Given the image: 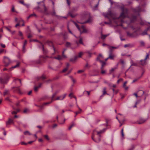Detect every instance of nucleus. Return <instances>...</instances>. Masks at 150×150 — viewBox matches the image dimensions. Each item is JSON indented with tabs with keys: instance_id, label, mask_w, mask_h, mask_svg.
<instances>
[{
	"instance_id": "e2e57ef3",
	"label": "nucleus",
	"mask_w": 150,
	"mask_h": 150,
	"mask_svg": "<svg viewBox=\"0 0 150 150\" xmlns=\"http://www.w3.org/2000/svg\"><path fill=\"white\" fill-rule=\"evenodd\" d=\"M44 11L45 13L47 12V9L45 5L44 6Z\"/></svg>"
},
{
	"instance_id": "3c124183",
	"label": "nucleus",
	"mask_w": 150,
	"mask_h": 150,
	"mask_svg": "<svg viewBox=\"0 0 150 150\" xmlns=\"http://www.w3.org/2000/svg\"><path fill=\"white\" fill-rule=\"evenodd\" d=\"M24 6H25L27 8H29L30 6V5L29 4H25Z\"/></svg>"
},
{
	"instance_id": "69168bd1",
	"label": "nucleus",
	"mask_w": 150,
	"mask_h": 150,
	"mask_svg": "<svg viewBox=\"0 0 150 150\" xmlns=\"http://www.w3.org/2000/svg\"><path fill=\"white\" fill-rule=\"evenodd\" d=\"M79 43L80 44H83V43L82 41V39L81 38L79 41Z\"/></svg>"
},
{
	"instance_id": "338daca9",
	"label": "nucleus",
	"mask_w": 150,
	"mask_h": 150,
	"mask_svg": "<svg viewBox=\"0 0 150 150\" xmlns=\"http://www.w3.org/2000/svg\"><path fill=\"white\" fill-rule=\"evenodd\" d=\"M84 70H79L78 71L77 73H81L82 72H84Z\"/></svg>"
},
{
	"instance_id": "f704fd0d",
	"label": "nucleus",
	"mask_w": 150,
	"mask_h": 150,
	"mask_svg": "<svg viewBox=\"0 0 150 150\" xmlns=\"http://www.w3.org/2000/svg\"><path fill=\"white\" fill-rule=\"evenodd\" d=\"M103 45V47H105V46H107V47H108V48L110 50V49H111V47H110V45H107V44H105V43H103V45Z\"/></svg>"
},
{
	"instance_id": "72a5a7b5",
	"label": "nucleus",
	"mask_w": 150,
	"mask_h": 150,
	"mask_svg": "<svg viewBox=\"0 0 150 150\" xmlns=\"http://www.w3.org/2000/svg\"><path fill=\"white\" fill-rule=\"evenodd\" d=\"M38 47L40 49H42L44 48V45L41 43H40V45H38Z\"/></svg>"
},
{
	"instance_id": "cd10ccee",
	"label": "nucleus",
	"mask_w": 150,
	"mask_h": 150,
	"mask_svg": "<svg viewBox=\"0 0 150 150\" xmlns=\"http://www.w3.org/2000/svg\"><path fill=\"white\" fill-rule=\"evenodd\" d=\"M42 85V83H40L38 86H35L34 87V90L35 92H37L38 91V88H40Z\"/></svg>"
},
{
	"instance_id": "13d9d810",
	"label": "nucleus",
	"mask_w": 150,
	"mask_h": 150,
	"mask_svg": "<svg viewBox=\"0 0 150 150\" xmlns=\"http://www.w3.org/2000/svg\"><path fill=\"white\" fill-rule=\"evenodd\" d=\"M99 1H100V0H98V1L97 4L95 6V8H96L98 7V6L99 5Z\"/></svg>"
},
{
	"instance_id": "ddd939ff",
	"label": "nucleus",
	"mask_w": 150,
	"mask_h": 150,
	"mask_svg": "<svg viewBox=\"0 0 150 150\" xmlns=\"http://www.w3.org/2000/svg\"><path fill=\"white\" fill-rule=\"evenodd\" d=\"M149 57V54L147 53V54L146 56V57L144 60L142 59L140 61L141 63L140 64L142 66H144L146 64V61L147 59Z\"/></svg>"
},
{
	"instance_id": "58836bf2",
	"label": "nucleus",
	"mask_w": 150,
	"mask_h": 150,
	"mask_svg": "<svg viewBox=\"0 0 150 150\" xmlns=\"http://www.w3.org/2000/svg\"><path fill=\"white\" fill-rule=\"evenodd\" d=\"M78 107L79 109V111H77V112H75L76 115H75V117H76V116L77 114L80 113L81 111H82V110L80 108H79L78 106Z\"/></svg>"
},
{
	"instance_id": "aec40b11",
	"label": "nucleus",
	"mask_w": 150,
	"mask_h": 150,
	"mask_svg": "<svg viewBox=\"0 0 150 150\" xmlns=\"http://www.w3.org/2000/svg\"><path fill=\"white\" fill-rule=\"evenodd\" d=\"M140 62V61H137V63L133 62V61L132 60L131 62V66H134L136 67L139 66L137 63H139Z\"/></svg>"
},
{
	"instance_id": "7ed1b4c3",
	"label": "nucleus",
	"mask_w": 150,
	"mask_h": 150,
	"mask_svg": "<svg viewBox=\"0 0 150 150\" xmlns=\"http://www.w3.org/2000/svg\"><path fill=\"white\" fill-rule=\"evenodd\" d=\"M120 9L122 11L120 17L122 18H125L127 17L126 15H127L128 14V10L127 8H125L124 6H121L120 7Z\"/></svg>"
},
{
	"instance_id": "c756f323",
	"label": "nucleus",
	"mask_w": 150,
	"mask_h": 150,
	"mask_svg": "<svg viewBox=\"0 0 150 150\" xmlns=\"http://www.w3.org/2000/svg\"><path fill=\"white\" fill-rule=\"evenodd\" d=\"M9 92L10 91L9 90L5 89L3 93L4 96H5L7 95H9Z\"/></svg>"
},
{
	"instance_id": "9b49d317",
	"label": "nucleus",
	"mask_w": 150,
	"mask_h": 150,
	"mask_svg": "<svg viewBox=\"0 0 150 150\" xmlns=\"http://www.w3.org/2000/svg\"><path fill=\"white\" fill-rule=\"evenodd\" d=\"M74 24L75 25L77 28L79 30L80 32L81 33H87V30L85 28V27L84 26H83V25L81 26V28L83 29V31L82 32H81V29H80L79 25H78L75 22H74Z\"/></svg>"
},
{
	"instance_id": "423d86ee",
	"label": "nucleus",
	"mask_w": 150,
	"mask_h": 150,
	"mask_svg": "<svg viewBox=\"0 0 150 150\" xmlns=\"http://www.w3.org/2000/svg\"><path fill=\"white\" fill-rule=\"evenodd\" d=\"M9 76L6 75L4 78H0V82L1 84H6L9 81Z\"/></svg>"
},
{
	"instance_id": "39448f33",
	"label": "nucleus",
	"mask_w": 150,
	"mask_h": 150,
	"mask_svg": "<svg viewBox=\"0 0 150 150\" xmlns=\"http://www.w3.org/2000/svg\"><path fill=\"white\" fill-rule=\"evenodd\" d=\"M3 62L4 66H8L11 63V60L8 57L4 56V57Z\"/></svg>"
},
{
	"instance_id": "b1692460",
	"label": "nucleus",
	"mask_w": 150,
	"mask_h": 150,
	"mask_svg": "<svg viewBox=\"0 0 150 150\" xmlns=\"http://www.w3.org/2000/svg\"><path fill=\"white\" fill-rule=\"evenodd\" d=\"M78 57L77 56H75L74 57L71 58L69 61L71 62H74L75 61L76 59H77Z\"/></svg>"
},
{
	"instance_id": "f8f14e48",
	"label": "nucleus",
	"mask_w": 150,
	"mask_h": 150,
	"mask_svg": "<svg viewBox=\"0 0 150 150\" xmlns=\"http://www.w3.org/2000/svg\"><path fill=\"white\" fill-rule=\"evenodd\" d=\"M104 16L106 18H108V16H110L113 19L115 18V15L114 13H113L111 11H110L107 13H105L104 15Z\"/></svg>"
},
{
	"instance_id": "2f4dec72",
	"label": "nucleus",
	"mask_w": 150,
	"mask_h": 150,
	"mask_svg": "<svg viewBox=\"0 0 150 150\" xmlns=\"http://www.w3.org/2000/svg\"><path fill=\"white\" fill-rule=\"evenodd\" d=\"M106 88L104 87L103 88V94L101 96H104L105 94H107L108 95H109V94L107 93L106 91Z\"/></svg>"
},
{
	"instance_id": "0eeeda50",
	"label": "nucleus",
	"mask_w": 150,
	"mask_h": 150,
	"mask_svg": "<svg viewBox=\"0 0 150 150\" xmlns=\"http://www.w3.org/2000/svg\"><path fill=\"white\" fill-rule=\"evenodd\" d=\"M58 92V91H57L55 93H53V95H52V96L51 97V101L49 102L44 103L41 106V108H43L44 105H47V104H50L51 103H52V101H54V100H56L55 99H54V98Z\"/></svg>"
},
{
	"instance_id": "a878e982",
	"label": "nucleus",
	"mask_w": 150,
	"mask_h": 150,
	"mask_svg": "<svg viewBox=\"0 0 150 150\" xmlns=\"http://www.w3.org/2000/svg\"><path fill=\"white\" fill-rule=\"evenodd\" d=\"M16 62H17V64L16 65H15L11 67V68H12V69L18 67H19V66L20 64V62L19 61H16Z\"/></svg>"
},
{
	"instance_id": "c9c22d12",
	"label": "nucleus",
	"mask_w": 150,
	"mask_h": 150,
	"mask_svg": "<svg viewBox=\"0 0 150 150\" xmlns=\"http://www.w3.org/2000/svg\"><path fill=\"white\" fill-rule=\"evenodd\" d=\"M51 14L53 16H55L58 17V18H59V17H60V16H58L56 15V12L55 11V10H54V11H53V12H52Z\"/></svg>"
},
{
	"instance_id": "4be33fe9",
	"label": "nucleus",
	"mask_w": 150,
	"mask_h": 150,
	"mask_svg": "<svg viewBox=\"0 0 150 150\" xmlns=\"http://www.w3.org/2000/svg\"><path fill=\"white\" fill-rule=\"evenodd\" d=\"M146 121V120L144 119L141 118L137 121L138 124H141L144 123Z\"/></svg>"
},
{
	"instance_id": "4c0bfd02",
	"label": "nucleus",
	"mask_w": 150,
	"mask_h": 150,
	"mask_svg": "<svg viewBox=\"0 0 150 150\" xmlns=\"http://www.w3.org/2000/svg\"><path fill=\"white\" fill-rule=\"evenodd\" d=\"M108 36V35H103L102 34V33H101V38L102 39H104L106 37Z\"/></svg>"
},
{
	"instance_id": "f257e3e1",
	"label": "nucleus",
	"mask_w": 150,
	"mask_h": 150,
	"mask_svg": "<svg viewBox=\"0 0 150 150\" xmlns=\"http://www.w3.org/2000/svg\"><path fill=\"white\" fill-rule=\"evenodd\" d=\"M82 18L83 19H86L88 18V19L85 21H82L79 23L81 24H85L87 23H90L92 21V18L91 16L90 13L89 12H87L86 13L82 15Z\"/></svg>"
},
{
	"instance_id": "052dcab7",
	"label": "nucleus",
	"mask_w": 150,
	"mask_h": 150,
	"mask_svg": "<svg viewBox=\"0 0 150 150\" xmlns=\"http://www.w3.org/2000/svg\"><path fill=\"white\" fill-rule=\"evenodd\" d=\"M140 78V77H139L137 79H134L132 82V83H134L137 81L138 79H139Z\"/></svg>"
},
{
	"instance_id": "6e6d98bb",
	"label": "nucleus",
	"mask_w": 150,
	"mask_h": 150,
	"mask_svg": "<svg viewBox=\"0 0 150 150\" xmlns=\"http://www.w3.org/2000/svg\"><path fill=\"white\" fill-rule=\"evenodd\" d=\"M69 14L71 16L72 18H74L75 17V15H73L71 13V12H69Z\"/></svg>"
},
{
	"instance_id": "2eb2a0df",
	"label": "nucleus",
	"mask_w": 150,
	"mask_h": 150,
	"mask_svg": "<svg viewBox=\"0 0 150 150\" xmlns=\"http://www.w3.org/2000/svg\"><path fill=\"white\" fill-rule=\"evenodd\" d=\"M67 94L65 93L63 95L57 97V98L55 99V100H62L64 99L65 97L67 95Z\"/></svg>"
},
{
	"instance_id": "393cba45",
	"label": "nucleus",
	"mask_w": 150,
	"mask_h": 150,
	"mask_svg": "<svg viewBox=\"0 0 150 150\" xmlns=\"http://www.w3.org/2000/svg\"><path fill=\"white\" fill-rule=\"evenodd\" d=\"M46 78V77L44 75H42L40 77H38L37 78V79L38 80H40V79H42L43 80L45 79Z\"/></svg>"
},
{
	"instance_id": "de8ad7c7",
	"label": "nucleus",
	"mask_w": 150,
	"mask_h": 150,
	"mask_svg": "<svg viewBox=\"0 0 150 150\" xmlns=\"http://www.w3.org/2000/svg\"><path fill=\"white\" fill-rule=\"evenodd\" d=\"M11 11L12 12H15L16 13H17V12L14 9V7L13 5L12 6V8H11Z\"/></svg>"
},
{
	"instance_id": "dca6fc26",
	"label": "nucleus",
	"mask_w": 150,
	"mask_h": 150,
	"mask_svg": "<svg viewBox=\"0 0 150 150\" xmlns=\"http://www.w3.org/2000/svg\"><path fill=\"white\" fill-rule=\"evenodd\" d=\"M150 29L149 27L147 28L146 29H145L141 33L140 35H142L144 36L146 35H147V31Z\"/></svg>"
},
{
	"instance_id": "864d4df0",
	"label": "nucleus",
	"mask_w": 150,
	"mask_h": 150,
	"mask_svg": "<svg viewBox=\"0 0 150 150\" xmlns=\"http://www.w3.org/2000/svg\"><path fill=\"white\" fill-rule=\"evenodd\" d=\"M24 134L25 135H27V134H28L29 135H30L31 134L28 131H26L24 133Z\"/></svg>"
},
{
	"instance_id": "4d7b16f0",
	"label": "nucleus",
	"mask_w": 150,
	"mask_h": 150,
	"mask_svg": "<svg viewBox=\"0 0 150 150\" xmlns=\"http://www.w3.org/2000/svg\"><path fill=\"white\" fill-rule=\"evenodd\" d=\"M78 9V7H74L73 8V10L74 11H76Z\"/></svg>"
},
{
	"instance_id": "a18cd8bd",
	"label": "nucleus",
	"mask_w": 150,
	"mask_h": 150,
	"mask_svg": "<svg viewBox=\"0 0 150 150\" xmlns=\"http://www.w3.org/2000/svg\"><path fill=\"white\" fill-rule=\"evenodd\" d=\"M91 91H85L83 92V94H85L86 93H87V94L88 96H89L90 94V93Z\"/></svg>"
},
{
	"instance_id": "a211bd4d",
	"label": "nucleus",
	"mask_w": 150,
	"mask_h": 150,
	"mask_svg": "<svg viewBox=\"0 0 150 150\" xmlns=\"http://www.w3.org/2000/svg\"><path fill=\"white\" fill-rule=\"evenodd\" d=\"M103 57L102 54H100L96 58V60L100 62V61H102L101 59H103Z\"/></svg>"
},
{
	"instance_id": "bf43d9fd",
	"label": "nucleus",
	"mask_w": 150,
	"mask_h": 150,
	"mask_svg": "<svg viewBox=\"0 0 150 150\" xmlns=\"http://www.w3.org/2000/svg\"><path fill=\"white\" fill-rule=\"evenodd\" d=\"M82 55V52H80L79 53L78 56H77L78 57H81Z\"/></svg>"
},
{
	"instance_id": "c03bdc74",
	"label": "nucleus",
	"mask_w": 150,
	"mask_h": 150,
	"mask_svg": "<svg viewBox=\"0 0 150 150\" xmlns=\"http://www.w3.org/2000/svg\"><path fill=\"white\" fill-rule=\"evenodd\" d=\"M74 125V122H72V124L69 127L68 129L69 130H71V128L73 127Z\"/></svg>"
},
{
	"instance_id": "f03ea898",
	"label": "nucleus",
	"mask_w": 150,
	"mask_h": 150,
	"mask_svg": "<svg viewBox=\"0 0 150 150\" xmlns=\"http://www.w3.org/2000/svg\"><path fill=\"white\" fill-rule=\"evenodd\" d=\"M49 57L47 56L40 55L39 57L41 58L40 59L36 61H32V62L35 64H42V63L45 62H46L47 58Z\"/></svg>"
},
{
	"instance_id": "c85d7f7f",
	"label": "nucleus",
	"mask_w": 150,
	"mask_h": 150,
	"mask_svg": "<svg viewBox=\"0 0 150 150\" xmlns=\"http://www.w3.org/2000/svg\"><path fill=\"white\" fill-rule=\"evenodd\" d=\"M33 16H35L36 17L37 16V15L34 13L33 14H30L27 18V20H28L30 18H31Z\"/></svg>"
},
{
	"instance_id": "5701e85b",
	"label": "nucleus",
	"mask_w": 150,
	"mask_h": 150,
	"mask_svg": "<svg viewBox=\"0 0 150 150\" xmlns=\"http://www.w3.org/2000/svg\"><path fill=\"white\" fill-rule=\"evenodd\" d=\"M100 62L101 64L100 69H103V67L106 64V62L103 61H100Z\"/></svg>"
},
{
	"instance_id": "6e6552de",
	"label": "nucleus",
	"mask_w": 150,
	"mask_h": 150,
	"mask_svg": "<svg viewBox=\"0 0 150 150\" xmlns=\"http://www.w3.org/2000/svg\"><path fill=\"white\" fill-rule=\"evenodd\" d=\"M58 37L62 36L64 40H65L68 38L67 33L66 32H64L58 34H56Z\"/></svg>"
},
{
	"instance_id": "5fc2aeb1",
	"label": "nucleus",
	"mask_w": 150,
	"mask_h": 150,
	"mask_svg": "<svg viewBox=\"0 0 150 150\" xmlns=\"http://www.w3.org/2000/svg\"><path fill=\"white\" fill-rule=\"evenodd\" d=\"M22 51L24 53L26 51V49H25V46H23Z\"/></svg>"
},
{
	"instance_id": "bb28decb",
	"label": "nucleus",
	"mask_w": 150,
	"mask_h": 150,
	"mask_svg": "<svg viewBox=\"0 0 150 150\" xmlns=\"http://www.w3.org/2000/svg\"><path fill=\"white\" fill-rule=\"evenodd\" d=\"M16 62H17V64L16 65H15L11 67V68H12V69L18 67H19V66L20 64V62L19 61H16Z\"/></svg>"
},
{
	"instance_id": "09e8293b",
	"label": "nucleus",
	"mask_w": 150,
	"mask_h": 150,
	"mask_svg": "<svg viewBox=\"0 0 150 150\" xmlns=\"http://www.w3.org/2000/svg\"><path fill=\"white\" fill-rule=\"evenodd\" d=\"M103 125H105L106 127H108L109 126L108 123V120L107 119L106 120V123L105 124H103Z\"/></svg>"
},
{
	"instance_id": "0e129e2a",
	"label": "nucleus",
	"mask_w": 150,
	"mask_h": 150,
	"mask_svg": "<svg viewBox=\"0 0 150 150\" xmlns=\"http://www.w3.org/2000/svg\"><path fill=\"white\" fill-rule=\"evenodd\" d=\"M68 68L67 67H66L64 69H63V70L62 71V72H64L66 71H67L68 69Z\"/></svg>"
},
{
	"instance_id": "e433bc0d",
	"label": "nucleus",
	"mask_w": 150,
	"mask_h": 150,
	"mask_svg": "<svg viewBox=\"0 0 150 150\" xmlns=\"http://www.w3.org/2000/svg\"><path fill=\"white\" fill-rule=\"evenodd\" d=\"M14 81L15 82H18L19 83H20L21 84V80L20 79H15L14 80Z\"/></svg>"
},
{
	"instance_id": "473e14b6",
	"label": "nucleus",
	"mask_w": 150,
	"mask_h": 150,
	"mask_svg": "<svg viewBox=\"0 0 150 150\" xmlns=\"http://www.w3.org/2000/svg\"><path fill=\"white\" fill-rule=\"evenodd\" d=\"M13 123V121L11 118H9L8 121L6 122V125H9L11 123Z\"/></svg>"
},
{
	"instance_id": "774afa93",
	"label": "nucleus",
	"mask_w": 150,
	"mask_h": 150,
	"mask_svg": "<svg viewBox=\"0 0 150 150\" xmlns=\"http://www.w3.org/2000/svg\"><path fill=\"white\" fill-rule=\"evenodd\" d=\"M62 59L64 58H67V56L64 55V54H62Z\"/></svg>"
},
{
	"instance_id": "603ef678",
	"label": "nucleus",
	"mask_w": 150,
	"mask_h": 150,
	"mask_svg": "<svg viewBox=\"0 0 150 150\" xmlns=\"http://www.w3.org/2000/svg\"><path fill=\"white\" fill-rule=\"evenodd\" d=\"M135 148V146L134 145H132L131 147L128 150H133Z\"/></svg>"
},
{
	"instance_id": "9d476101",
	"label": "nucleus",
	"mask_w": 150,
	"mask_h": 150,
	"mask_svg": "<svg viewBox=\"0 0 150 150\" xmlns=\"http://www.w3.org/2000/svg\"><path fill=\"white\" fill-rule=\"evenodd\" d=\"M46 43L50 47H51V49H52L54 51V52L52 54V55H54L57 51L56 50L54 47L53 42L50 40H48L46 42Z\"/></svg>"
},
{
	"instance_id": "a19ab883",
	"label": "nucleus",
	"mask_w": 150,
	"mask_h": 150,
	"mask_svg": "<svg viewBox=\"0 0 150 150\" xmlns=\"http://www.w3.org/2000/svg\"><path fill=\"white\" fill-rule=\"evenodd\" d=\"M71 45V43L69 42H67L66 44H65V46L67 47H70Z\"/></svg>"
},
{
	"instance_id": "49530a36",
	"label": "nucleus",
	"mask_w": 150,
	"mask_h": 150,
	"mask_svg": "<svg viewBox=\"0 0 150 150\" xmlns=\"http://www.w3.org/2000/svg\"><path fill=\"white\" fill-rule=\"evenodd\" d=\"M140 45L142 46H144L145 45V43L143 41H141L140 42Z\"/></svg>"
},
{
	"instance_id": "4468645a",
	"label": "nucleus",
	"mask_w": 150,
	"mask_h": 150,
	"mask_svg": "<svg viewBox=\"0 0 150 150\" xmlns=\"http://www.w3.org/2000/svg\"><path fill=\"white\" fill-rule=\"evenodd\" d=\"M109 54L108 57V58L111 60H113L114 59V58L115 57V56L114 55L112 54V49H110V50H109Z\"/></svg>"
},
{
	"instance_id": "ea45409f",
	"label": "nucleus",
	"mask_w": 150,
	"mask_h": 150,
	"mask_svg": "<svg viewBox=\"0 0 150 150\" xmlns=\"http://www.w3.org/2000/svg\"><path fill=\"white\" fill-rule=\"evenodd\" d=\"M67 29L69 32L72 35H73L75 37L77 38V37L72 32H71V31L69 29L68 26H67Z\"/></svg>"
},
{
	"instance_id": "8fccbe9b",
	"label": "nucleus",
	"mask_w": 150,
	"mask_h": 150,
	"mask_svg": "<svg viewBox=\"0 0 150 150\" xmlns=\"http://www.w3.org/2000/svg\"><path fill=\"white\" fill-rule=\"evenodd\" d=\"M43 136L44 137L45 139H46L47 140H49L50 139L49 138L48 136L47 135H43Z\"/></svg>"
},
{
	"instance_id": "f3484780",
	"label": "nucleus",
	"mask_w": 150,
	"mask_h": 150,
	"mask_svg": "<svg viewBox=\"0 0 150 150\" xmlns=\"http://www.w3.org/2000/svg\"><path fill=\"white\" fill-rule=\"evenodd\" d=\"M141 11V8L139 6L133 9V11L135 13H139Z\"/></svg>"
},
{
	"instance_id": "7c9ffc66",
	"label": "nucleus",
	"mask_w": 150,
	"mask_h": 150,
	"mask_svg": "<svg viewBox=\"0 0 150 150\" xmlns=\"http://www.w3.org/2000/svg\"><path fill=\"white\" fill-rule=\"evenodd\" d=\"M15 92H18V93L20 94H21V90H20V89L19 88V86H18V87H16V88L15 89Z\"/></svg>"
},
{
	"instance_id": "6ab92c4d",
	"label": "nucleus",
	"mask_w": 150,
	"mask_h": 150,
	"mask_svg": "<svg viewBox=\"0 0 150 150\" xmlns=\"http://www.w3.org/2000/svg\"><path fill=\"white\" fill-rule=\"evenodd\" d=\"M50 58H53L54 59H55L59 60H62V56L60 55H58L57 57H50Z\"/></svg>"
},
{
	"instance_id": "680f3d73",
	"label": "nucleus",
	"mask_w": 150,
	"mask_h": 150,
	"mask_svg": "<svg viewBox=\"0 0 150 150\" xmlns=\"http://www.w3.org/2000/svg\"><path fill=\"white\" fill-rule=\"evenodd\" d=\"M50 98V97H48L47 96H45L44 97H43L42 99L43 100L46 99H49Z\"/></svg>"
},
{
	"instance_id": "1a4fd4ad",
	"label": "nucleus",
	"mask_w": 150,
	"mask_h": 150,
	"mask_svg": "<svg viewBox=\"0 0 150 150\" xmlns=\"http://www.w3.org/2000/svg\"><path fill=\"white\" fill-rule=\"evenodd\" d=\"M127 36L130 38H135L139 35L137 33V30L134 31L133 33H130L129 31L126 32Z\"/></svg>"
},
{
	"instance_id": "20e7f679",
	"label": "nucleus",
	"mask_w": 150,
	"mask_h": 150,
	"mask_svg": "<svg viewBox=\"0 0 150 150\" xmlns=\"http://www.w3.org/2000/svg\"><path fill=\"white\" fill-rule=\"evenodd\" d=\"M107 129V128L106 127V128H104L102 130H100L99 132H97V134L99 136V137L98 138V140L97 141V140H95L94 139L93 137V136H92V139L93 141H94L96 142H97V143L99 142L100 141V137H101V135H100V134H101V133H103L104 132H105L106 131V130Z\"/></svg>"
},
{
	"instance_id": "412c9836",
	"label": "nucleus",
	"mask_w": 150,
	"mask_h": 150,
	"mask_svg": "<svg viewBox=\"0 0 150 150\" xmlns=\"http://www.w3.org/2000/svg\"><path fill=\"white\" fill-rule=\"evenodd\" d=\"M137 20V17L134 16H133L130 19V22L131 23H133Z\"/></svg>"
},
{
	"instance_id": "37998d69",
	"label": "nucleus",
	"mask_w": 150,
	"mask_h": 150,
	"mask_svg": "<svg viewBox=\"0 0 150 150\" xmlns=\"http://www.w3.org/2000/svg\"><path fill=\"white\" fill-rule=\"evenodd\" d=\"M116 69V68H112L111 69L109 70V74H111L112 73V72H113Z\"/></svg>"
},
{
	"instance_id": "79ce46f5",
	"label": "nucleus",
	"mask_w": 150,
	"mask_h": 150,
	"mask_svg": "<svg viewBox=\"0 0 150 150\" xmlns=\"http://www.w3.org/2000/svg\"><path fill=\"white\" fill-rule=\"evenodd\" d=\"M43 53L44 54H47L48 52V51L46 49H45L44 48L42 49Z\"/></svg>"
}]
</instances>
